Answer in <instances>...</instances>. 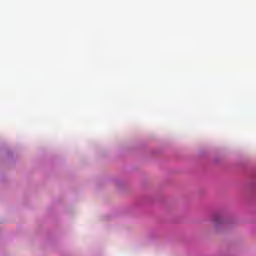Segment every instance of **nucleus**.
<instances>
[{"mask_svg":"<svg viewBox=\"0 0 256 256\" xmlns=\"http://www.w3.org/2000/svg\"><path fill=\"white\" fill-rule=\"evenodd\" d=\"M220 223H223V219L221 218V216H216L214 218V225H219Z\"/></svg>","mask_w":256,"mask_h":256,"instance_id":"1","label":"nucleus"}]
</instances>
